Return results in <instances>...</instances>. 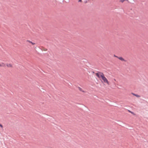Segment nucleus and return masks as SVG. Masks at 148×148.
<instances>
[{
    "mask_svg": "<svg viewBox=\"0 0 148 148\" xmlns=\"http://www.w3.org/2000/svg\"><path fill=\"white\" fill-rule=\"evenodd\" d=\"M95 74L96 76L100 79L102 82L106 84L107 85H109V82L108 81L102 73L98 72L96 73Z\"/></svg>",
    "mask_w": 148,
    "mask_h": 148,
    "instance_id": "f257e3e1",
    "label": "nucleus"
},
{
    "mask_svg": "<svg viewBox=\"0 0 148 148\" xmlns=\"http://www.w3.org/2000/svg\"><path fill=\"white\" fill-rule=\"evenodd\" d=\"M6 66L8 67L11 68L12 67V65L10 64H7Z\"/></svg>",
    "mask_w": 148,
    "mask_h": 148,
    "instance_id": "f03ea898",
    "label": "nucleus"
},
{
    "mask_svg": "<svg viewBox=\"0 0 148 148\" xmlns=\"http://www.w3.org/2000/svg\"><path fill=\"white\" fill-rule=\"evenodd\" d=\"M5 64L3 62H2L0 64V67H5Z\"/></svg>",
    "mask_w": 148,
    "mask_h": 148,
    "instance_id": "7ed1b4c3",
    "label": "nucleus"
},
{
    "mask_svg": "<svg viewBox=\"0 0 148 148\" xmlns=\"http://www.w3.org/2000/svg\"><path fill=\"white\" fill-rule=\"evenodd\" d=\"M78 89L79 90L81 91H82V92H86L83 90V89L82 88H80V87H79L78 88Z\"/></svg>",
    "mask_w": 148,
    "mask_h": 148,
    "instance_id": "20e7f679",
    "label": "nucleus"
},
{
    "mask_svg": "<svg viewBox=\"0 0 148 148\" xmlns=\"http://www.w3.org/2000/svg\"><path fill=\"white\" fill-rule=\"evenodd\" d=\"M118 58L119 60H121L122 61H125L124 59L123 58H122V57H118Z\"/></svg>",
    "mask_w": 148,
    "mask_h": 148,
    "instance_id": "39448f33",
    "label": "nucleus"
},
{
    "mask_svg": "<svg viewBox=\"0 0 148 148\" xmlns=\"http://www.w3.org/2000/svg\"><path fill=\"white\" fill-rule=\"evenodd\" d=\"M132 94L133 95H134V96H136V97H140V96L139 95H136V94H134V93H132Z\"/></svg>",
    "mask_w": 148,
    "mask_h": 148,
    "instance_id": "423d86ee",
    "label": "nucleus"
},
{
    "mask_svg": "<svg viewBox=\"0 0 148 148\" xmlns=\"http://www.w3.org/2000/svg\"><path fill=\"white\" fill-rule=\"evenodd\" d=\"M27 41L29 43H31L33 45H34L36 44L35 43L33 42L30 41Z\"/></svg>",
    "mask_w": 148,
    "mask_h": 148,
    "instance_id": "0eeeda50",
    "label": "nucleus"
},
{
    "mask_svg": "<svg viewBox=\"0 0 148 148\" xmlns=\"http://www.w3.org/2000/svg\"><path fill=\"white\" fill-rule=\"evenodd\" d=\"M125 0H121L120 1L122 3Z\"/></svg>",
    "mask_w": 148,
    "mask_h": 148,
    "instance_id": "6e6552de",
    "label": "nucleus"
},
{
    "mask_svg": "<svg viewBox=\"0 0 148 148\" xmlns=\"http://www.w3.org/2000/svg\"><path fill=\"white\" fill-rule=\"evenodd\" d=\"M0 127H1L2 128H3V126L2 125L0 124Z\"/></svg>",
    "mask_w": 148,
    "mask_h": 148,
    "instance_id": "1a4fd4ad",
    "label": "nucleus"
},
{
    "mask_svg": "<svg viewBox=\"0 0 148 148\" xmlns=\"http://www.w3.org/2000/svg\"><path fill=\"white\" fill-rule=\"evenodd\" d=\"M82 1V0H79L78 2H81Z\"/></svg>",
    "mask_w": 148,
    "mask_h": 148,
    "instance_id": "9d476101",
    "label": "nucleus"
},
{
    "mask_svg": "<svg viewBox=\"0 0 148 148\" xmlns=\"http://www.w3.org/2000/svg\"><path fill=\"white\" fill-rule=\"evenodd\" d=\"M129 112H130L131 113H132V114H133V112H131V111H129Z\"/></svg>",
    "mask_w": 148,
    "mask_h": 148,
    "instance_id": "9b49d317",
    "label": "nucleus"
}]
</instances>
